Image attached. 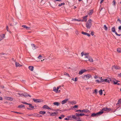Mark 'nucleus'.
<instances>
[{
    "instance_id": "1",
    "label": "nucleus",
    "mask_w": 121,
    "mask_h": 121,
    "mask_svg": "<svg viewBox=\"0 0 121 121\" xmlns=\"http://www.w3.org/2000/svg\"><path fill=\"white\" fill-rule=\"evenodd\" d=\"M112 78L107 77V78L104 79L102 78V79L101 82H107L108 83H109L110 81L111 82H112Z\"/></svg>"
},
{
    "instance_id": "2",
    "label": "nucleus",
    "mask_w": 121,
    "mask_h": 121,
    "mask_svg": "<svg viewBox=\"0 0 121 121\" xmlns=\"http://www.w3.org/2000/svg\"><path fill=\"white\" fill-rule=\"evenodd\" d=\"M92 20L91 19H89L86 22V26L87 29L90 28L92 26Z\"/></svg>"
},
{
    "instance_id": "3",
    "label": "nucleus",
    "mask_w": 121,
    "mask_h": 121,
    "mask_svg": "<svg viewBox=\"0 0 121 121\" xmlns=\"http://www.w3.org/2000/svg\"><path fill=\"white\" fill-rule=\"evenodd\" d=\"M103 113V112L102 111H99L96 113H93L91 115L92 117H94L95 116H97L102 114Z\"/></svg>"
},
{
    "instance_id": "4",
    "label": "nucleus",
    "mask_w": 121,
    "mask_h": 121,
    "mask_svg": "<svg viewBox=\"0 0 121 121\" xmlns=\"http://www.w3.org/2000/svg\"><path fill=\"white\" fill-rule=\"evenodd\" d=\"M91 77V75L90 74H87L84 75L82 78L85 80L88 79L90 78Z\"/></svg>"
},
{
    "instance_id": "5",
    "label": "nucleus",
    "mask_w": 121,
    "mask_h": 121,
    "mask_svg": "<svg viewBox=\"0 0 121 121\" xmlns=\"http://www.w3.org/2000/svg\"><path fill=\"white\" fill-rule=\"evenodd\" d=\"M111 110V108H103L101 111H102L104 112V111H110Z\"/></svg>"
},
{
    "instance_id": "6",
    "label": "nucleus",
    "mask_w": 121,
    "mask_h": 121,
    "mask_svg": "<svg viewBox=\"0 0 121 121\" xmlns=\"http://www.w3.org/2000/svg\"><path fill=\"white\" fill-rule=\"evenodd\" d=\"M77 112L79 111L80 112H89V111L87 109H83L82 110H77L76 111Z\"/></svg>"
},
{
    "instance_id": "7",
    "label": "nucleus",
    "mask_w": 121,
    "mask_h": 121,
    "mask_svg": "<svg viewBox=\"0 0 121 121\" xmlns=\"http://www.w3.org/2000/svg\"><path fill=\"white\" fill-rule=\"evenodd\" d=\"M60 87V86L57 87L56 89V87H54L53 88V91L55 92H57L58 91Z\"/></svg>"
},
{
    "instance_id": "8",
    "label": "nucleus",
    "mask_w": 121,
    "mask_h": 121,
    "mask_svg": "<svg viewBox=\"0 0 121 121\" xmlns=\"http://www.w3.org/2000/svg\"><path fill=\"white\" fill-rule=\"evenodd\" d=\"M86 71V70L85 69H82L79 71V74L80 75H81L84 73Z\"/></svg>"
},
{
    "instance_id": "9",
    "label": "nucleus",
    "mask_w": 121,
    "mask_h": 121,
    "mask_svg": "<svg viewBox=\"0 0 121 121\" xmlns=\"http://www.w3.org/2000/svg\"><path fill=\"white\" fill-rule=\"evenodd\" d=\"M69 99H66L62 101L61 102V103L62 104H63L66 103L67 101H68Z\"/></svg>"
},
{
    "instance_id": "10",
    "label": "nucleus",
    "mask_w": 121,
    "mask_h": 121,
    "mask_svg": "<svg viewBox=\"0 0 121 121\" xmlns=\"http://www.w3.org/2000/svg\"><path fill=\"white\" fill-rule=\"evenodd\" d=\"M33 100L36 103H40L41 102V100L40 99H33Z\"/></svg>"
},
{
    "instance_id": "11",
    "label": "nucleus",
    "mask_w": 121,
    "mask_h": 121,
    "mask_svg": "<svg viewBox=\"0 0 121 121\" xmlns=\"http://www.w3.org/2000/svg\"><path fill=\"white\" fill-rule=\"evenodd\" d=\"M112 80L113 81H112V82H113L114 84H117L118 85H120V84L119 83H118V82H120V81H116V82H115V81H114L113 78Z\"/></svg>"
},
{
    "instance_id": "12",
    "label": "nucleus",
    "mask_w": 121,
    "mask_h": 121,
    "mask_svg": "<svg viewBox=\"0 0 121 121\" xmlns=\"http://www.w3.org/2000/svg\"><path fill=\"white\" fill-rule=\"evenodd\" d=\"M58 112H54L51 113L50 115L51 116H54L56 115Z\"/></svg>"
},
{
    "instance_id": "13",
    "label": "nucleus",
    "mask_w": 121,
    "mask_h": 121,
    "mask_svg": "<svg viewBox=\"0 0 121 121\" xmlns=\"http://www.w3.org/2000/svg\"><path fill=\"white\" fill-rule=\"evenodd\" d=\"M4 38V34L0 35V41Z\"/></svg>"
},
{
    "instance_id": "14",
    "label": "nucleus",
    "mask_w": 121,
    "mask_h": 121,
    "mask_svg": "<svg viewBox=\"0 0 121 121\" xmlns=\"http://www.w3.org/2000/svg\"><path fill=\"white\" fill-rule=\"evenodd\" d=\"M28 105H29V107L30 108H27V109H30V110H32V109L34 108V106H33L31 104H28Z\"/></svg>"
},
{
    "instance_id": "15",
    "label": "nucleus",
    "mask_w": 121,
    "mask_h": 121,
    "mask_svg": "<svg viewBox=\"0 0 121 121\" xmlns=\"http://www.w3.org/2000/svg\"><path fill=\"white\" fill-rule=\"evenodd\" d=\"M88 60H89L91 62H92L93 61L92 58L90 56L88 57Z\"/></svg>"
},
{
    "instance_id": "16",
    "label": "nucleus",
    "mask_w": 121,
    "mask_h": 121,
    "mask_svg": "<svg viewBox=\"0 0 121 121\" xmlns=\"http://www.w3.org/2000/svg\"><path fill=\"white\" fill-rule=\"evenodd\" d=\"M43 108H46L48 109H50L51 108L48 107V106L46 105H44L43 107Z\"/></svg>"
},
{
    "instance_id": "17",
    "label": "nucleus",
    "mask_w": 121,
    "mask_h": 121,
    "mask_svg": "<svg viewBox=\"0 0 121 121\" xmlns=\"http://www.w3.org/2000/svg\"><path fill=\"white\" fill-rule=\"evenodd\" d=\"M22 26L23 27L25 28L26 30H29L30 29V27H28L26 26L25 25H23Z\"/></svg>"
},
{
    "instance_id": "18",
    "label": "nucleus",
    "mask_w": 121,
    "mask_h": 121,
    "mask_svg": "<svg viewBox=\"0 0 121 121\" xmlns=\"http://www.w3.org/2000/svg\"><path fill=\"white\" fill-rule=\"evenodd\" d=\"M28 68L31 71H33V70L34 67L33 66H29Z\"/></svg>"
},
{
    "instance_id": "19",
    "label": "nucleus",
    "mask_w": 121,
    "mask_h": 121,
    "mask_svg": "<svg viewBox=\"0 0 121 121\" xmlns=\"http://www.w3.org/2000/svg\"><path fill=\"white\" fill-rule=\"evenodd\" d=\"M112 31L113 32L115 33L117 32L116 31L115 29V27H113L111 29Z\"/></svg>"
},
{
    "instance_id": "20",
    "label": "nucleus",
    "mask_w": 121,
    "mask_h": 121,
    "mask_svg": "<svg viewBox=\"0 0 121 121\" xmlns=\"http://www.w3.org/2000/svg\"><path fill=\"white\" fill-rule=\"evenodd\" d=\"M15 64L16 67H18V66L20 67L22 66V65H20L17 62H15Z\"/></svg>"
},
{
    "instance_id": "21",
    "label": "nucleus",
    "mask_w": 121,
    "mask_h": 121,
    "mask_svg": "<svg viewBox=\"0 0 121 121\" xmlns=\"http://www.w3.org/2000/svg\"><path fill=\"white\" fill-rule=\"evenodd\" d=\"M100 79V81H99V80H95V81L96 82H97L98 83H99L100 82H101V80H102V77H100L99 78Z\"/></svg>"
},
{
    "instance_id": "22",
    "label": "nucleus",
    "mask_w": 121,
    "mask_h": 121,
    "mask_svg": "<svg viewBox=\"0 0 121 121\" xmlns=\"http://www.w3.org/2000/svg\"><path fill=\"white\" fill-rule=\"evenodd\" d=\"M23 96L25 97H27L28 96H29L30 97L31 96L30 95H29L27 93H23Z\"/></svg>"
},
{
    "instance_id": "23",
    "label": "nucleus",
    "mask_w": 121,
    "mask_h": 121,
    "mask_svg": "<svg viewBox=\"0 0 121 121\" xmlns=\"http://www.w3.org/2000/svg\"><path fill=\"white\" fill-rule=\"evenodd\" d=\"M53 104L54 105H56L57 106H58L60 104V103L57 102H54L53 103Z\"/></svg>"
},
{
    "instance_id": "24",
    "label": "nucleus",
    "mask_w": 121,
    "mask_h": 121,
    "mask_svg": "<svg viewBox=\"0 0 121 121\" xmlns=\"http://www.w3.org/2000/svg\"><path fill=\"white\" fill-rule=\"evenodd\" d=\"M18 107V108H22L25 107V106L24 105L21 104L20 105H19Z\"/></svg>"
},
{
    "instance_id": "25",
    "label": "nucleus",
    "mask_w": 121,
    "mask_h": 121,
    "mask_svg": "<svg viewBox=\"0 0 121 121\" xmlns=\"http://www.w3.org/2000/svg\"><path fill=\"white\" fill-rule=\"evenodd\" d=\"M69 103H70L71 104H75L76 103V102L75 101H71L69 102Z\"/></svg>"
},
{
    "instance_id": "26",
    "label": "nucleus",
    "mask_w": 121,
    "mask_h": 121,
    "mask_svg": "<svg viewBox=\"0 0 121 121\" xmlns=\"http://www.w3.org/2000/svg\"><path fill=\"white\" fill-rule=\"evenodd\" d=\"M87 15L86 16H84L83 17V19L84 20V21L85 22H86L87 20V19L86 18L87 17Z\"/></svg>"
},
{
    "instance_id": "27",
    "label": "nucleus",
    "mask_w": 121,
    "mask_h": 121,
    "mask_svg": "<svg viewBox=\"0 0 121 121\" xmlns=\"http://www.w3.org/2000/svg\"><path fill=\"white\" fill-rule=\"evenodd\" d=\"M93 12V10H91L89 11V12L88 13V14L89 15H91L92 14Z\"/></svg>"
},
{
    "instance_id": "28",
    "label": "nucleus",
    "mask_w": 121,
    "mask_h": 121,
    "mask_svg": "<svg viewBox=\"0 0 121 121\" xmlns=\"http://www.w3.org/2000/svg\"><path fill=\"white\" fill-rule=\"evenodd\" d=\"M32 48L34 50L35 49V46L34 44H31Z\"/></svg>"
},
{
    "instance_id": "29",
    "label": "nucleus",
    "mask_w": 121,
    "mask_h": 121,
    "mask_svg": "<svg viewBox=\"0 0 121 121\" xmlns=\"http://www.w3.org/2000/svg\"><path fill=\"white\" fill-rule=\"evenodd\" d=\"M117 51L119 53L121 52V48H118L117 49Z\"/></svg>"
},
{
    "instance_id": "30",
    "label": "nucleus",
    "mask_w": 121,
    "mask_h": 121,
    "mask_svg": "<svg viewBox=\"0 0 121 121\" xmlns=\"http://www.w3.org/2000/svg\"><path fill=\"white\" fill-rule=\"evenodd\" d=\"M90 56H86L85 57V60L86 61H88V57H89Z\"/></svg>"
},
{
    "instance_id": "31",
    "label": "nucleus",
    "mask_w": 121,
    "mask_h": 121,
    "mask_svg": "<svg viewBox=\"0 0 121 121\" xmlns=\"http://www.w3.org/2000/svg\"><path fill=\"white\" fill-rule=\"evenodd\" d=\"M104 28L105 30H108V27L105 25H104Z\"/></svg>"
},
{
    "instance_id": "32",
    "label": "nucleus",
    "mask_w": 121,
    "mask_h": 121,
    "mask_svg": "<svg viewBox=\"0 0 121 121\" xmlns=\"http://www.w3.org/2000/svg\"><path fill=\"white\" fill-rule=\"evenodd\" d=\"M39 113L40 114H44L46 113V112L45 111H41L39 112Z\"/></svg>"
},
{
    "instance_id": "33",
    "label": "nucleus",
    "mask_w": 121,
    "mask_h": 121,
    "mask_svg": "<svg viewBox=\"0 0 121 121\" xmlns=\"http://www.w3.org/2000/svg\"><path fill=\"white\" fill-rule=\"evenodd\" d=\"M73 116V120L75 119V120H77V118L75 115H72Z\"/></svg>"
},
{
    "instance_id": "34",
    "label": "nucleus",
    "mask_w": 121,
    "mask_h": 121,
    "mask_svg": "<svg viewBox=\"0 0 121 121\" xmlns=\"http://www.w3.org/2000/svg\"><path fill=\"white\" fill-rule=\"evenodd\" d=\"M99 94L100 95H101L102 94H103L102 90L101 89L99 91Z\"/></svg>"
},
{
    "instance_id": "35",
    "label": "nucleus",
    "mask_w": 121,
    "mask_h": 121,
    "mask_svg": "<svg viewBox=\"0 0 121 121\" xmlns=\"http://www.w3.org/2000/svg\"><path fill=\"white\" fill-rule=\"evenodd\" d=\"M64 75H65L67 76H68L69 77V74L66 73H64Z\"/></svg>"
},
{
    "instance_id": "36",
    "label": "nucleus",
    "mask_w": 121,
    "mask_h": 121,
    "mask_svg": "<svg viewBox=\"0 0 121 121\" xmlns=\"http://www.w3.org/2000/svg\"><path fill=\"white\" fill-rule=\"evenodd\" d=\"M121 99H119L118 101V103L117 104V105L118 104H121Z\"/></svg>"
},
{
    "instance_id": "37",
    "label": "nucleus",
    "mask_w": 121,
    "mask_h": 121,
    "mask_svg": "<svg viewBox=\"0 0 121 121\" xmlns=\"http://www.w3.org/2000/svg\"><path fill=\"white\" fill-rule=\"evenodd\" d=\"M113 4L112 5L113 6H115V4H116V2L115 1V0H113Z\"/></svg>"
},
{
    "instance_id": "38",
    "label": "nucleus",
    "mask_w": 121,
    "mask_h": 121,
    "mask_svg": "<svg viewBox=\"0 0 121 121\" xmlns=\"http://www.w3.org/2000/svg\"><path fill=\"white\" fill-rule=\"evenodd\" d=\"M65 4V3H62L61 4H59L58 6H61L62 5H64Z\"/></svg>"
},
{
    "instance_id": "39",
    "label": "nucleus",
    "mask_w": 121,
    "mask_h": 121,
    "mask_svg": "<svg viewBox=\"0 0 121 121\" xmlns=\"http://www.w3.org/2000/svg\"><path fill=\"white\" fill-rule=\"evenodd\" d=\"M68 118H69V120H72V117H71V115L68 116Z\"/></svg>"
},
{
    "instance_id": "40",
    "label": "nucleus",
    "mask_w": 121,
    "mask_h": 121,
    "mask_svg": "<svg viewBox=\"0 0 121 121\" xmlns=\"http://www.w3.org/2000/svg\"><path fill=\"white\" fill-rule=\"evenodd\" d=\"M87 33H86V32H84L83 31H82V33L83 34V35H86V34H87Z\"/></svg>"
},
{
    "instance_id": "41",
    "label": "nucleus",
    "mask_w": 121,
    "mask_h": 121,
    "mask_svg": "<svg viewBox=\"0 0 121 121\" xmlns=\"http://www.w3.org/2000/svg\"><path fill=\"white\" fill-rule=\"evenodd\" d=\"M75 33L77 35H78L79 34L77 30H76L75 31Z\"/></svg>"
},
{
    "instance_id": "42",
    "label": "nucleus",
    "mask_w": 121,
    "mask_h": 121,
    "mask_svg": "<svg viewBox=\"0 0 121 121\" xmlns=\"http://www.w3.org/2000/svg\"><path fill=\"white\" fill-rule=\"evenodd\" d=\"M42 57V56L41 55H39V56H38V58L39 59H41V58Z\"/></svg>"
},
{
    "instance_id": "43",
    "label": "nucleus",
    "mask_w": 121,
    "mask_h": 121,
    "mask_svg": "<svg viewBox=\"0 0 121 121\" xmlns=\"http://www.w3.org/2000/svg\"><path fill=\"white\" fill-rule=\"evenodd\" d=\"M121 68L120 67L118 66H117V69H120Z\"/></svg>"
},
{
    "instance_id": "44",
    "label": "nucleus",
    "mask_w": 121,
    "mask_h": 121,
    "mask_svg": "<svg viewBox=\"0 0 121 121\" xmlns=\"http://www.w3.org/2000/svg\"><path fill=\"white\" fill-rule=\"evenodd\" d=\"M22 103L23 104H27V105H28V103H26V102H22Z\"/></svg>"
},
{
    "instance_id": "45",
    "label": "nucleus",
    "mask_w": 121,
    "mask_h": 121,
    "mask_svg": "<svg viewBox=\"0 0 121 121\" xmlns=\"http://www.w3.org/2000/svg\"><path fill=\"white\" fill-rule=\"evenodd\" d=\"M115 34L117 36H120L121 35V34H118L116 32V33H115Z\"/></svg>"
},
{
    "instance_id": "46",
    "label": "nucleus",
    "mask_w": 121,
    "mask_h": 121,
    "mask_svg": "<svg viewBox=\"0 0 121 121\" xmlns=\"http://www.w3.org/2000/svg\"><path fill=\"white\" fill-rule=\"evenodd\" d=\"M84 53L83 52H82L81 53V56H82L84 55Z\"/></svg>"
},
{
    "instance_id": "47",
    "label": "nucleus",
    "mask_w": 121,
    "mask_h": 121,
    "mask_svg": "<svg viewBox=\"0 0 121 121\" xmlns=\"http://www.w3.org/2000/svg\"><path fill=\"white\" fill-rule=\"evenodd\" d=\"M117 66L115 65H114L113 66V68L115 69H117Z\"/></svg>"
},
{
    "instance_id": "48",
    "label": "nucleus",
    "mask_w": 121,
    "mask_h": 121,
    "mask_svg": "<svg viewBox=\"0 0 121 121\" xmlns=\"http://www.w3.org/2000/svg\"><path fill=\"white\" fill-rule=\"evenodd\" d=\"M80 116H83L85 115L84 113H80L79 114Z\"/></svg>"
},
{
    "instance_id": "49",
    "label": "nucleus",
    "mask_w": 121,
    "mask_h": 121,
    "mask_svg": "<svg viewBox=\"0 0 121 121\" xmlns=\"http://www.w3.org/2000/svg\"><path fill=\"white\" fill-rule=\"evenodd\" d=\"M117 21L120 22V23L121 24V20L119 18L118 19Z\"/></svg>"
},
{
    "instance_id": "50",
    "label": "nucleus",
    "mask_w": 121,
    "mask_h": 121,
    "mask_svg": "<svg viewBox=\"0 0 121 121\" xmlns=\"http://www.w3.org/2000/svg\"><path fill=\"white\" fill-rule=\"evenodd\" d=\"M78 106L77 105H75L73 107V108H77Z\"/></svg>"
},
{
    "instance_id": "51",
    "label": "nucleus",
    "mask_w": 121,
    "mask_h": 121,
    "mask_svg": "<svg viewBox=\"0 0 121 121\" xmlns=\"http://www.w3.org/2000/svg\"><path fill=\"white\" fill-rule=\"evenodd\" d=\"M80 114L78 113H76L75 114L77 116H80Z\"/></svg>"
},
{
    "instance_id": "52",
    "label": "nucleus",
    "mask_w": 121,
    "mask_h": 121,
    "mask_svg": "<svg viewBox=\"0 0 121 121\" xmlns=\"http://www.w3.org/2000/svg\"><path fill=\"white\" fill-rule=\"evenodd\" d=\"M89 53H84V55L85 56H88Z\"/></svg>"
},
{
    "instance_id": "53",
    "label": "nucleus",
    "mask_w": 121,
    "mask_h": 121,
    "mask_svg": "<svg viewBox=\"0 0 121 121\" xmlns=\"http://www.w3.org/2000/svg\"><path fill=\"white\" fill-rule=\"evenodd\" d=\"M86 35L88 37H89L90 36V34H89L88 33H87Z\"/></svg>"
},
{
    "instance_id": "54",
    "label": "nucleus",
    "mask_w": 121,
    "mask_h": 121,
    "mask_svg": "<svg viewBox=\"0 0 121 121\" xmlns=\"http://www.w3.org/2000/svg\"><path fill=\"white\" fill-rule=\"evenodd\" d=\"M74 20V21H80V20H78V19H74L73 20Z\"/></svg>"
},
{
    "instance_id": "55",
    "label": "nucleus",
    "mask_w": 121,
    "mask_h": 121,
    "mask_svg": "<svg viewBox=\"0 0 121 121\" xmlns=\"http://www.w3.org/2000/svg\"><path fill=\"white\" fill-rule=\"evenodd\" d=\"M118 29L119 30H121V26H120L118 27Z\"/></svg>"
},
{
    "instance_id": "56",
    "label": "nucleus",
    "mask_w": 121,
    "mask_h": 121,
    "mask_svg": "<svg viewBox=\"0 0 121 121\" xmlns=\"http://www.w3.org/2000/svg\"><path fill=\"white\" fill-rule=\"evenodd\" d=\"M8 29H9V28H8V26H6V30H7V31H9V30H8Z\"/></svg>"
},
{
    "instance_id": "57",
    "label": "nucleus",
    "mask_w": 121,
    "mask_h": 121,
    "mask_svg": "<svg viewBox=\"0 0 121 121\" xmlns=\"http://www.w3.org/2000/svg\"><path fill=\"white\" fill-rule=\"evenodd\" d=\"M65 120H69V118L68 117L67 118H65Z\"/></svg>"
},
{
    "instance_id": "58",
    "label": "nucleus",
    "mask_w": 121,
    "mask_h": 121,
    "mask_svg": "<svg viewBox=\"0 0 121 121\" xmlns=\"http://www.w3.org/2000/svg\"><path fill=\"white\" fill-rule=\"evenodd\" d=\"M91 34L92 36H93L94 35V33L93 32H91Z\"/></svg>"
},
{
    "instance_id": "59",
    "label": "nucleus",
    "mask_w": 121,
    "mask_h": 121,
    "mask_svg": "<svg viewBox=\"0 0 121 121\" xmlns=\"http://www.w3.org/2000/svg\"><path fill=\"white\" fill-rule=\"evenodd\" d=\"M61 117L62 118H64L65 117V116L63 115H61Z\"/></svg>"
},
{
    "instance_id": "60",
    "label": "nucleus",
    "mask_w": 121,
    "mask_h": 121,
    "mask_svg": "<svg viewBox=\"0 0 121 121\" xmlns=\"http://www.w3.org/2000/svg\"><path fill=\"white\" fill-rule=\"evenodd\" d=\"M75 82H76L77 81V78H75V80H74Z\"/></svg>"
},
{
    "instance_id": "61",
    "label": "nucleus",
    "mask_w": 121,
    "mask_h": 121,
    "mask_svg": "<svg viewBox=\"0 0 121 121\" xmlns=\"http://www.w3.org/2000/svg\"><path fill=\"white\" fill-rule=\"evenodd\" d=\"M23 96V93L21 94L20 96L21 97H22Z\"/></svg>"
},
{
    "instance_id": "62",
    "label": "nucleus",
    "mask_w": 121,
    "mask_h": 121,
    "mask_svg": "<svg viewBox=\"0 0 121 121\" xmlns=\"http://www.w3.org/2000/svg\"><path fill=\"white\" fill-rule=\"evenodd\" d=\"M95 92L96 93H97V89H95Z\"/></svg>"
},
{
    "instance_id": "63",
    "label": "nucleus",
    "mask_w": 121,
    "mask_h": 121,
    "mask_svg": "<svg viewBox=\"0 0 121 121\" xmlns=\"http://www.w3.org/2000/svg\"><path fill=\"white\" fill-rule=\"evenodd\" d=\"M118 76L119 77H121V73L118 74Z\"/></svg>"
},
{
    "instance_id": "64",
    "label": "nucleus",
    "mask_w": 121,
    "mask_h": 121,
    "mask_svg": "<svg viewBox=\"0 0 121 121\" xmlns=\"http://www.w3.org/2000/svg\"><path fill=\"white\" fill-rule=\"evenodd\" d=\"M98 77L97 76H94V78L95 79H96L97 78H98Z\"/></svg>"
}]
</instances>
